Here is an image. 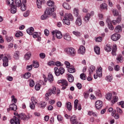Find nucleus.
<instances>
[{"mask_svg": "<svg viewBox=\"0 0 124 124\" xmlns=\"http://www.w3.org/2000/svg\"><path fill=\"white\" fill-rule=\"evenodd\" d=\"M3 61V66L6 67V66H8V58L7 57L5 56L2 59Z\"/></svg>", "mask_w": 124, "mask_h": 124, "instance_id": "obj_19", "label": "nucleus"}, {"mask_svg": "<svg viewBox=\"0 0 124 124\" xmlns=\"http://www.w3.org/2000/svg\"><path fill=\"white\" fill-rule=\"evenodd\" d=\"M30 107L31 109L32 110L34 109L35 108V104H33L32 103H30Z\"/></svg>", "mask_w": 124, "mask_h": 124, "instance_id": "obj_58", "label": "nucleus"}, {"mask_svg": "<svg viewBox=\"0 0 124 124\" xmlns=\"http://www.w3.org/2000/svg\"><path fill=\"white\" fill-rule=\"evenodd\" d=\"M45 3V0H36L37 7L40 9L42 7V4Z\"/></svg>", "mask_w": 124, "mask_h": 124, "instance_id": "obj_14", "label": "nucleus"}, {"mask_svg": "<svg viewBox=\"0 0 124 124\" xmlns=\"http://www.w3.org/2000/svg\"><path fill=\"white\" fill-rule=\"evenodd\" d=\"M118 105L121 106L122 108H124V101H121L118 103Z\"/></svg>", "mask_w": 124, "mask_h": 124, "instance_id": "obj_61", "label": "nucleus"}, {"mask_svg": "<svg viewBox=\"0 0 124 124\" xmlns=\"http://www.w3.org/2000/svg\"><path fill=\"white\" fill-rule=\"evenodd\" d=\"M73 14L75 17H78L79 16V10L78 8H75L73 10Z\"/></svg>", "mask_w": 124, "mask_h": 124, "instance_id": "obj_31", "label": "nucleus"}, {"mask_svg": "<svg viewBox=\"0 0 124 124\" xmlns=\"http://www.w3.org/2000/svg\"><path fill=\"white\" fill-rule=\"evenodd\" d=\"M10 12L12 14H15L17 12V7L15 5L11 6Z\"/></svg>", "mask_w": 124, "mask_h": 124, "instance_id": "obj_28", "label": "nucleus"}, {"mask_svg": "<svg viewBox=\"0 0 124 124\" xmlns=\"http://www.w3.org/2000/svg\"><path fill=\"white\" fill-rule=\"evenodd\" d=\"M78 105V100L76 99L74 101V109L75 110H77Z\"/></svg>", "mask_w": 124, "mask_h": 124, "instance_id": "obj_56", "label": "nucleus"}, {"mask_svg": "<svg viewBox=\"0 0 124 124\" xmlns=\"http://www.w3.org/2000/svg\"><path fill=\"white\" fill-rule=\"evenodd\" d=\"M94 51L96 55H100V48L98 46H95L94 47Z\"/></svg>", "mask_w": 124, "mask_h": 124, "instance_id": "obj_30", "label": "nucleus"}, {"mask_svg": "<svg viewBox=\"0 0 124 124\" xmlns=\"http://www.w3.org/2000/svg\"><path fill=\"white\" fill-rule=\"evenodd\" d=\"M62 6L65 8V9H67V10H70V9H71V6H70V5L66 2H64L62 4Z\"/></svg>", "mask_w": 124, "mask_h": 124, "instance_id": "obj_26", "label": "nucleus"}, {"mask_svg": "<svg viewBox=\"0 0 124 124\" xmlns=\"http://www.w3.org/2000/svg\"><path fill=\"white\" fill-rule=\"evenodd\" d=\"M35 83H34V81L32 79H30V87H33L34 86Z\"/></svg>", "mask_w": 124, "mask_h": 124, "instance_id": "obj_60", "label": "nucleus"}, {"mask_svg": "<svg viewBox=\"0 0 124 124\" xmlns=\"http://www.w3.org/2000/svg\"><path fill=\"white\" fill-rule=\"evenodd\" d=\"M116 51H117V45H114L111 52L112 56H116Z\"/></svg>", "mask_w": 124, "mask_h": 124, "instance_id": "obj_32", "label": "nucleus"}, {"mask_svg": "<svg viewBox=\"0 0 124 124\" xmlns=\"http://www.w3.org/2000/svg\"><path fill=\"white\" fill-rule=\"evenodd\" d=\"M31 103L36 104L37 103V102L36 101V99L33 96L31 97Z\"/></svg>", "mask_w": 124, "mask_h": 124, "instance_id": "obj_54", "label": "nucleus"}, {"mask_svg": "<svg viewBox=\"0 0 124 124\" xmlns=\"http://www.w3.org/2000/svg\"><path fill=\"white\" fill-rule=\"evenodd\" d=\"M31 53L28 52L24 55V60L25 61H29L31 59Z\"/></svg>", "mask_w": 124, "mask_h": 124, "instance_id": "obj_23", "label": "nucleus"}, {"mask_svg": "<svg viewBox=\"0 0 124 124\" xmlns=\"http://www.w3.org/2000/svg\"><path fill=\"white\" fill-rule=\"evenodd\" d=\"M86 52V48L85 46H80L79 49L78 50V54H80L81 55H84Z\"/></svg>", "mask_w": 124, "mask_h": 124, "instance_id": "obj_17", "label": "nucleus"}, {"mask_svg": "<svg viewBox=\"0 0 124 124\" xmlns=\"http://www.w3.org/2000/svg\"><path fill=\"white\" fill-rule=\"evenodd\" d=\"M115 32H121L122 31V27L120 25L116 26L114 29Z\"/></svg>", "mask_w": 124, "mask_h": 124, "instance_id": "obj_39", "label": "nucleus"}, {"mask_svg": "<svg viewBox=\"0 0 124 124\" xmlns=\"http://www.w3.org/2000/svg\"><path fill=\"white\" fill-rule=\"evenodd\" d=\"M112 14L114 16H118V17L117 18L116 20H112V24L114 25H117L118 24H120V22H122V17H121V15L119 13V12L117 9H114L112 11Z\"/></svg>", "mask_w": 124, "mask_h": 124, "instance_id": "obj_2", "label": "nucleus"}, {"mask_svg": "<svg viewBox=\"0 0 124 124\" xmlns=\"http://www.w3.org/2000/svg\"><path fill=\"white\" fill-rule=\"evenodd\" d=\"M66 106L68 111H71V109H72V106L71 105V103L69 102H67L66 103Z\"/></svg>", "mask_w": 124, "mask_h": 124, "instance_id": "obj_37", "label": "nucleus"}, {"mask_svg": "<svg viewBox=\"0 0 124 124\" xmlns=\"http://www.w3.org/2000/svg\"><path fill=\"white\" fill-rule=\"evenodd\" d=\"M95 106L97 110H99V109H101L102 108V106H103V103L100 100H98L95 102Z\"/></svg>", "mask_w": 124, "mask_h": 124, "instance_id": "obj_11", "label": "nucleus"}, {"mask_svg": "<svg viewBox=\"0 0 124 124\" xmlns=\"http://www.w3.org/2000/svg\"><path fill=\"white\" fill-rule=\"evenodd\" d=\"M6 39L7 41V42H10V41H11L12 40V39H13V37L12 36H6Z\"/></svg>", "mask_w": 124, "mask_h": 124, "instance_id": "obj_59", "label": "nucleus"}, {"mask_svg": "<svg viewBox=\"0 0 124 124\" xmlns=\"http://www.w3.org/2000/svg\"><path fill=\"white\" fill-rule=\"evenodd\" d=\"M116 60L119 62H123V56H122V54H119L118 55Z\"/></svg>", "mask_w": 124, "mask_h": 124, "instance_id": "obj_43", "label": "nucleus"}, {"mask_svg": "<svg viewBox=\"0 0 124 124\" xmlns=\"http://www.w3.org/2000/svg\"><path fill=\"white\" fill-rule=\"evenodd\" d=\"M10 109L13 111H16V110H17V106L14 103H13L10 105Z\"/></svg>", "mask_w": 124, "mask_h": 124, "instance_id": "obj_33", "label": "nucleus"}, {"mask_svg": "<svg viewBox=\"0 0 124 124\" xmlns=\"http://www.w3.org/2000/svg\"><path fill=\"white\" fill-rule=\"evenodd\" d=\"M95 70V67L94 66H91L89 68V74L91 75L93 73V72Z\"/></svg>", "mask_w": 124, "mask_h": 124, "instance_id": "obj_34", "label": "nucleus"}, {"mask_svg": "<svg viewBox=\"0 0 124 124\" xmlns=\"http://www.w3.org/2000/svg\"><path fill=\"white\" fill-rule=\"evenodd\" d=\"M58 84H62L61 86H62V90H65L66 89V87L67 86H68V83H67V81L65 79H60L58 81Z\"/></svg>", "mask_w": 124, "mask_h": 124, "instance_id": "obj_5", "label": "nucleus"}, {"mask_svg": "<svg viewBox=\"0 0 124 124\" xmlns=\"http://www.w3.org/2000/svg\"><path fill=\"white\" fill-rule=\"evenodd\" d=\"M63 39L64 40H66V41H71V36L69 33H65L63 35Z\"/></svg>", "mask_w": 124, "mask_h": 124, "instance_id": "obj_15", "label": "nucleus"}, {"mask_svg": "<svg viewBox=\"0 0 124 124\" xmlns=\"http://www.w3.org/2000/svg\"><path fill=\"white\" fill-rule=\"evenodd\" d=\"M118 100H119V97L116 96H114L113 97V100L111 101L112 104H115L116 102H117Z\"/></svg>", "mask_w": 124, "mask_h": 124, "instance_id": "obj_47", "label": "nucleus"}, {"mask_svg": "<svg viewBox=\"0 0 124 124\" xmlns=\"http://www.w3.org/2000/svg\"><path fill=\"white\" fill-rule=\"evenodd\" d=\"M48 80L49 82H50V83H52L53 81H54V77H53V75L49 74L48 76Z\"/></svg>", "mask_w": 124, "mask_h": 124, "instance_id": "obj_45", "label": "nucleus"}, {"mask_svg": "<svg viewBox=\"0 0 124 124\" xmlns=\"http://www.w3.org/2000/svg\"><path fill=\"white\" fill-rule=\"evenodd\" d=\"M48 17L49 16H47L45 13H44V14L41 16V20H46Z\"/></svg>", "mask_w": 124, "mask_h": 124, "instance_id": "obj_55", "label": "nucleus"}, {"mask_svg": "<svg viewBox=\"0 0 124 124\" xmlns=\"http://www.w3.org/2000/svg\"><path fill=\"white\" fill-rule=\"evenodd\" d=\"M33 66L34 68H38L39 67V63L35 61H33Z\"/></svg>", "mask_w": 124, "mask_h": 124, "instance_id": "obj_42", "label": "nucleus"}, {"mask_svg": "<svg viewBox=\"0 0 124 124\" xmlns=\"http://www.w3.org/2000/svg\"><path fill=\"white\" fill-rule=\"evenodd\" d=\"M34 31V29L33 27H30V28L27 30V32L30 35H32L33 34V32Z\"/></svg>", "mask_w": 124, "mask_h": 124, "instance_id": "obj_22", "label": "nucleus"}, {"mask_svg": "<svg viewBox=\"0 0 124 124\" xmlns=\"http://www.w3.org/2000/svg\"><path fill=\"white\" fill-rule=\"evenodd\" d=\"M90 19H91V16H90V14H87L84 18V21L85 22H89L90 21Z\"/></svg>", "mask_w": 124, "mask_h": 124, "instance_id": "obj_46", "label": "nucleus"}, {"mask_svg": "<svg viewBox=\"0 0 124 124\" xmlns=\"http://www.w3.org/2000/svg\"><path fill=\"white\" fill-rule=\"evenodd\" d=\"M56 10H54V9H52V8L47 7L46 8V10L45 11V14H46L47 16H51L52 14H53V13Z\"/></svg>", "mask_w": 124, "mask_h": 124, "instance_id": "obj_9", "label": "nucleus"}, {"mask_svg": "<svg viewBox=\"0 0 124 124\" xmlns=\"http://www.w3.org/2000/svg\"><path fill=\"white\" fill-rule=\"evenodd\" d=\"M106 80L108 82H112V80H113V76L112 75H108L106 78Z\"/></svg>", "mask_w": 124, "mask_h": 124, "instance_id": "obj_38", "label": "nucleus"}, {"mask_svg": "<svg viewBox=\"0 0 124 124\" xmlns=\"http://www.w3.org/2000/svg\"><path fill=\"white\" fill-rule=\"evenodd\" d=\"M95 94L96 95H97V96H98L99 97H101L102 96V95L101 94V93L99 90H97L95 91Z\"/></svg>", "mask_w": 124, "mask_h": 124, "instance_id": "obj_53", "label": "nucleus"}, {"mask_svg": "<svg viewBox=\"0 0 124 124\" xmlns=\"http://www.w3.org/2000/svg\"><path fill=\"white\" fill-rule=\"evenodd\" d=\"M17 117L18 118H20L21 120H23V121H28V120L30 118H31V115H26L24 113H21L20 114H18L17 115Z\"/></svg>", "mask_w": 124, "mask_h": 124, "instance_id": "obj_7", "label": "nucleus"}, {"mask_svg": "<svg viewBox=\"0 0 124 124\" xmlns=\"http://www.w3.org/2000/svg\"><path fill=\"white\" fill-rule=\"evenodd\" d=\"M11 124H20V121L16 116H14L13 118L11 120Z\"/></svg>", "mask_w": 124, "mask_h": 124, "instance_id": "obj_18", "label": "nucleus"}, {"mask_svg": "<svg viewBox=\"0 0 124 124\" xmlns=\"http://www.w3.org/2000/svg\"><path fill=\"white\" fill-rule=\"evenodd\" d=\"M7 3L9 6H14V0H7Z\"/></svg>", "mask_w": 124, "mask_h": 124, "instance_id": "obj_40", "label": "nucleus"}, {"mask_svg": "<svg viewBox=\"0 0 124 124\" xmlns=\"http://www.w3.org/2000/svg\"><path fill=\"white\" fill-rule=\"evenodd\" d=\"M111 38L113 41H117V40H119L121 38V35L118 33L113 34L111 35Z\"/></svg>", "mask_w": 124, "mask_h": 124, "instance_id": "obj_13", "label": "nucleus"}, {"mask_svg": "<svg viewBox=\"0 0 124 124\" xmlns=\"http://www.w3.org/2000/svg\"><path fill=\"white\" fill-rule=\"evenodd\" d=\"M16 6L17 7H20L22 6L21 0H15Z\"/></svg>", "mask_w": 124, "mask_h": 124, "instance_id": "obj_36", "label": "nucleus"}, {"mask_svg": "<svg viewBox=\"0 0 124 124\" xmlns=\"http://www.w3.org/2000/svg\"><path fill=\"white\" fill-rule=\"evenodd\" d=\"M64 52L70 57H74L76 55V50L73 47L66 48L64 49Z\"/></svg>", "mask_w": 124, "mask_h": 124, "instance_id": "obj_3", "label": "nucleus"}, {"mask_svg": "<svg viewBox=\"0 0 124 124\" xmlns=\"http://www.w3.org/2000/svg\"><path fill=\"white\" fill-rule=\"evenodd\" d=\"M96 72L97 75H93L94 79H97V77H102V68L101 67H99Z\"/></svg>", "mask_w": 124, "mask_h": 124, "instance_id": "obj_8", "label": "nucleus"}, {"mask_svg": "<svg viewBox=\"0 0 124 124\" xmlns=\"http://www.w3.org/2000/svg\"><path fill=\"white\" fill-rule=\"evenodd\" d=\"M70 122L71 124H78V120H77L76 115H73L70 118Z\"/></svg>", "mask_w": 124, "mask_h": 124, "instance_id": "obj_16", "label": "nucleus"}, {"mask_svg": "<svg viewBox=\"0 0 124 124\" xmlns=\"http://www.w3.org/2000/svg\"><path fill=\"white\" fill-rule=\"evenodd\" d=\"M16 37H20V36H23V33L21 31H18L15 34Z\"/></svg>", "mask_w": 124, "mask_h": 124, "instance_id": "obj_49", "label": "nucleus"}, {"mask_svg": "<svg viewBox=\"0 0 124 124\" xmlns=\"http://www.w3.org/2000/svg\"><path fill=\"white\" fill-rule=\"evenodd\" d=\"M68 80L70 83H72L74 81V77L71 74L68 75Z\"/></svg>", "mask_w": 124, "mask_h": 124, "instance_id": "obj_35", "label": "nucleus"}, {"mask_svg": "<svg viewBox=\"0 0 124 124\" xmlns=\"http://www.w3.org/2000/svg\"><path fill=\"white\" fill-rule=\"evenodd\" d=\"M31 76V74L30 73H27L24 74V78H25V79H29V78H30Z\"/></svg>", "mask_w": 124, "mask_h": 124, "instance_id": "obj_51", "label": "nucleus"}, {"mask_svg": "<svg viewBox=\"0 0 124 124\" xmlns=\"http://www.w3.org/2000/svg\"><path fill=\"white\" fill-rule=\"evenodd\" d=\"M12 102L14 104L17 103V99L15 98V96L12 95L11 96Z\"/></svg>", "mask_w": 124, "mask_h": 124, "instance_id": "obj_52", "label": "nucleus"}, {"mask_svg": "<svg viewBox=\"0 0 124 124\" xmlns=\"http://www.w3.org/2000/svg\"><path fill=\"white\" fill-rule=\"evenodd\" d=\"M56 93L57 96H59L61 93V90L59 89H56L55 87L49 89L47 91V93L45 94L46 100H49V96L52 95V94H56Z\"/></svg>", "mask_w": 124, "mask_h": 124, "instance_id": "obj_1", "label": "nucleus"}, {"mask_svg": "<svg viewBox=\"0 0 124 124\" xmlns=\"http://www.w3.org/2000/svg\"><path fill=\"white\" fill-rule=\"evenodd\" d=\"M73 33L74 35H76V36H80V33L78 31H73Z\"/></svg>", "mask_w": 124, "mask_h": 124, "instance_id": "obj_64", "label": "nucleus"}, {"mask_svg": "<svg viewBox=\"0 0 124 124\" xmlns=\"http://www.w3.org/2000/svg\"><path fill=\"white\" fill-rule=\"evenodd\" d=\"M41 88V85L39 83H37L35 86V90L36 91H39Z\"/></svg>", "mask_w": 124, "mask_h": 124, "instance_id": "obj_50", "label": "nucleus"}, {"mask_svg": "<svg viewBox=\"0 0 124 124\" xmlns=\"http://www.w3.org/2000/svg\"><path fill=\"white\" fill-rule=\"evenodd\" d=\"M47 5L51 8H52L53 10H56L57 9V6L55 5V2L52 0H49L47 2Z\"/></svg>", "mask_w": 124, "mask_h": 124, "instance_id": "obj_10", "label": "nucleus"}, {"mask_svg": "<svg viewBox=\"0 0 124 124\" xmlns=\"http://www.w3.org/2000/svg\"><path fill=\"white\" fill-rule=\"evenodd\" d=\"M62 22L64 25H67V26H69V25H70V20H69V19L66 18L65 16H63Z\"/></svg>", "mask_w": 124, "mask_h": 124, "instance_id": "obj_20", "label": "nucleus"}, {"mask_svg": "<svg viewBox=\"0 0 124 124\" xmlns=\"http://www.w3.org/2000/svg\"><path fill=\"white\" fill-rule=\"evenodd\" d=\"M64 72H65V70L62 67H60L59 69L57 67L54 68V73L56 76L62 75Z\"/></svg>", "mask_w": 124, "mask_h": 124, "instance_id": "obj_4", "label": "nucleus"}, {"mask_svg": "<svg viewBox=\"0 0 124 124\" xmlns=\"http://www.w3.org/2000/svg\"><path fill=\"white\" fill-rule=\"evenodd\" d=\"M100 7L101 9H103L104 10H107L108 6L107 4H106V3H103L100 5Z\"/></svg>", "mask_w": 124, "mask_h": 124, "instance_id": "obj_41", "label": "nucleus"}, {"mask_svg": "<svg viewBox=\"0 0 124 124\" xmlns=\"http://www.w3.org/2000/svg\"><path fill=\"white\" fill-rule=\"evenodd\" d=\"M39 56L40 59H45V57H46V55H45V53H41L39 54Z\"/></svg>", "mask_w": 124, "mask_h": 124, "instance_id": "obj_62", "label": "nucleus"}, {"mask_svg": "<svg viewBox=\"0 0 124 124\" xmlns=\"http://www.w3.org/2000/svg\"><path fill=\"white\" fill-rule=\"evenodd\" d=\"M68 72H69V73H74L75 72V69L70 68L67 69Z\"/></svg>", "mask_w": 124, "mask_h": 124, "instance_id": "obj_57", "label": "nucleus"}, {"mask_svg": "<svg viewBox=\"0 0 124 124\" xmlns=\"http://www.w3.org/2000/svg\"><path fill=\"white\" fill-rule=\"evenodd\" d=\"M106 98L107 99V100H111V99H112V93H108L106 95Z\"/></svg>", "mask_w": 124, "mask_h": 124, "instance_id": "obj_44", "label": "nucleus"}, {"mask_svg": "<svg viewBox=\"0 0 124 124\" xmlns=\"http://www.w3.org/2000/svg\"><path fill=\"white\" fill-rule=\"evenodd\" d=\"M30 15V11H27L26 12H25L23 14V16L24 17H28V16H29Z\"/></svg>", "mask_w": 124, "mask_h": 124, "instance_id": "obj_63", "label": "nucleus"}, {"mask_svg": "<svg viewBox=\"0 0 124 124\" xmlns=\"http://www.w3.org/2000/svg\"><path fill=\"white\" fill-rule=\"evenodd\" d=\"M64 16L70 21H73V16H72V14H65Z\"/></svg>", "mask_w": 124, "mask_h": 124, "instance_id": "obj_25", "label": "nucleus"}, {"mask_svg": "<svg viewBox=\"0 0 124 124\" xmlns=\"http://www.w3.org/2000/svg\"><path fill=\"white\" fill-rule=\"evenodd\" d=\"M20 57V52L19 51H16L14 54V58L15 60H19Z\"/></svg>", "mask_w": 124, "mask_h": 124, "instance_id": "obj_27", "label": "nucleus"}, {"mask_svg": "<svg viewBox=\"0 0 124 124\" xmlns=\"http://www.w3.org/2000/svg\"><path fill=\"white\" fill-rule=\"evenodd\" d=\"M46 105H47V104H46V102H41L39 103L38 105V107L40 108H42L44 109L45 107H46Z\"/></svg>", "mask_w": 124, "mask_h": 124, "instance_id": "obj_29", "label": "nucleus"}, {"mask_svg": "<svg viewBox=\"0 0 124 124\" xmlns=\"http://www.w3.org/2000/svg\"><path fill=\"white\" fill-rule=\"evenodd\" d=\"M76 24L77 26H81L82 25V19L81 18V16H78L76 20Z\"/></svg>", "mask_w": 124, "mask_h": 124, "instance_id": "obj_21", "label": "nucleus"}, {"mask_svg": "<svg viewBox=\"0 0 124 124\" xmlns=\"http://www.w3.org/2000/svg\"><path fill=\"white\" fill-rule=\"evenodd\" d=\"M105 50L106 52H111L112 51V46L109 44H107L105 46Z\"/></svg>", "mask_w": 124, "mask_h": 124, "instance_id": "obj_24", "label": "nucleus"}, {"mask_svg": "<svg viewBox=\"0 0 124 124\" xmlns=\"http://www.w3.org/2000/svg\"><path fill=\"white\" fill-rule=\"evenodd\" d=\"M51 33L53 35V36H55L56 35L57 38L58 39H61V38H62V32L59 31H53L51 32Z\"/></svg>", "mask_w": 124, "mask_h": 124, "instance_id": "obj_6", "label": "nucleus"}, {"mask_svg": "<svg viewBox=\"0 0 124 124\" xmlns=\"http://www.w3.org/2000/svg\"><path fill=\"white\" fill-rule=\"evenodd\" d=\"M33 38H37V41H41V33L40 32H33L32 35Z\"/></svg>", "mask_w": 124, "mask_h": 124, "instance_id": "obj_12", "label": "nucleus"}, {"mask_svg": "<svg viewBox=\"0 0 124 124\" xmlns=\"http://www.w3.org/2000/svg\"><path fill=\"white\" fill-rule=\"evenodd\" d=\"M80 78L81 80H86L87 79V76L84 73H82L80 75Z\"/></svg>", "mask_w": 124, "mask_h": 124, "instance_id": "obj_48", "label": "nucleus"}]
</instances>
